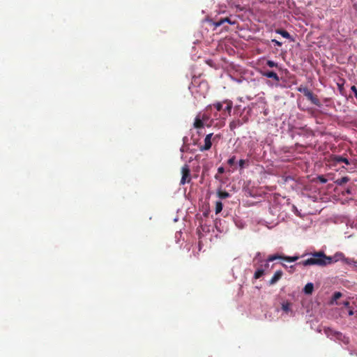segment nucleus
<instances>
[{
	"mask_svg": "<svg viewBox=\"0 0 357 357\" xmlns=\"http://www.w3.org/2000/svg\"><path fill=\"white\" fill-rule=\"evenodd\" d=\"M310 257L298 263V265L303 266H326L333 263V258L326 256L322 251L308 254Z\"/></svg>",
	"mask_w": 357,
	"mask_h": 357,
	"instance_id": "f257e3e1",
	"label": "nucleus"
},
{
	"mask_svg": "<svg viewBox=\"0 0 357 357\" xmlns=\"http://www.w3.org/2000/svg\"><path fill=\"white\" fill-rule=\"evenodd\" d=\"M212 105H208L204 112H199L195 117L193 126L195 128H203L204 126L211 127L213 126L214 119H211Z\"/></svg>",
	"mask_w": 357,
	"mask_h": 357,
	"instance_id": "f03ea898",
	"label": "nucleus"
},
{
	"mask_svg": "<svg viewBox=\"0 0 357 357\" xmlns=\"http://www.w3.org/2000/svg\"><path fill=\"white\" fill-rule=\"evenodd\" d=\"M298 91L303 93L307 98L311 101V102L318 107H321V104L319 101L317 96L314 95L308 88L306 86H301L298 88Z\"/></svg>",
	"mask_w": 357,
	"mask_h": 357,
	"instance_id": "7ed1b4c3",
	"label": "nucleus"
},
{
	"mask_svg": "<svg viewBox=\"0 0 357 357\" xmlns=\"http://www.w3.org/2000/svg\"><path fill=\"white\" fill-rule=\"evenodd\" d=\"M182 177L181 179V184L184 185L185 183H189L191 180L190 170L188 165H185L181 169Z\"/></svg>",
	"mask_w": 357,
	"mask_h": 357,
	"instance_id": "20e7f679",
	"label": "nucleus"
},
{
	"mask_svg": "<svg viewBox=\"0 0 357 357\" xmlns=\"http://www.w3.org/2000/svg\"><path fill=\"white\" fill-rule=\"evenodd\" d=\"M212 142H213L212 133H209V134L206 135L204 138V144L202 146H200L199 147V151H208L209 149H211V148L212 146Z\"/></svg>",
	"mask_w": 357,
	"mask_h": 357,
	"instance_id": "39448f33",
	"label": "nucleus"
},
{
	"mask_svg": "<svg viewBox=\"0 0 357 357\" xmlns=\"http://www.w3.org/2000/svg\"><path fill=\"white\" fill-rule=\"evenodd\" d=\"M282 275H283V272L281 270L277 271L274 273V275L272 277V278L270 280L269 284L270 285L275 284L278 281H279L281 279Z\"/></svg>",
	"mask_w": 357,
	"mask_h": 357,
	"instance_id": "423d86ee",
	"label": "nucleus"
},
{
	"mask_svg": "<svg viewBox=\"0 0 357 357\" xmlns=\"http://www.w3.org/2000/svg\"><path fill=\"white\" fill-rule=\"evenodd\" d=\"M262 75L268 78H272L275 82H278L280 81V77L278 74L273 71H264L261 73Z\"/></svg>",
	"mask_w": 357,
	"mask_h": 357,
	"instance_id": "0eeeda50",
	"label": "nucleus"
},
{
	"mask_svg": "<svg viewBox=\"0 0 357 357\" xmlns=\"http://www.w3.org/2000/svg\"><path fill=\"white\" fill-rule=\"evenodd\" d=\"M282 257H283V255H278V254L270 255V256H268L267 260L264 262V266H265V268H268L269 267L268 263L270 261H273L275 259H282Z\"/></svg>",
	"mask_w": 357,
	"mask_h": 357,
	"instance_id": "6e6552de",
	"label": "nucleus"
},
{
	"mask_svg": "<svg viewBox=\"0 0 357 357\" xmlns=\"http://www.w3.org/2000/svg\"><path fill=\"white\" fill-rule=\"evenodd\" d=\"M325 332L327 334V335H333L335 336L337 339L338 340H342V337H344L342 335V333L340 332H337V331H335L331 328H328L326 330H325Z\"/></svg>",
	"mask_w": 357,
	"mask_h": 357,
	"instance_id": "1a4fd4ad",
	"label": "nucleus"
},
{
	"mask_svg": "<svg viewBox=\"0 0 357 357\" xmlns=\"http://www.w3.org/2000/svg\"><path fill=\"white\" fill-rule=\"evenodd\" d=\"M267 268H265V266H264V264H261L260 267L257 268V270L255 273V275H254V278L255 279L260 278L264 274V272H265L266 269H267Z\"/></svg>",
	"mask_w": 357,
	"mask_h": 357,
	"instance_id": "9d476101",
	"label": "nucleus"
},
{
	"mask_svg": "<svg viewBox=\"0 0 357 357\" xmlns=\"http://www.w3.org/2000/svg\"><path fill=\"white\" fill-rule=\"evenodd\" d=\"M243 122L240 119H234L229 123V128L231 130H234L236 128L243 125Z\"/></svg>",
	"mask_w": 357,
	"mask_h": 357,
	"instance_id": "9b49d317",
	"label": "nucleus"
},
{
	"mask_svg": "<svg viewBox=\"0 0 357 357\" xmlns=\"http://www.w3.org/2000/svg\"><path fill=\"white\" fill-rule=\"evenodd\" d=\"M223 102L226 105L224 111L227 112L228 114L230 115V113L231 112L232 107H233V102L230 100H223Z\"/></svg>",
	"mask_w": 357,
	"mask_h": 357,
	"instance_id": "f8f14e48",
	"label": "nucleus"
},
{
	"mask_svg": "<svg viewBox=\"0 0 357 357\" xmlns=\"http://www.w3.org/2000/svg\"><path fill=\"white\" fill-rule=\"evenodd\" d=\"M225 22H228L229 24H234V22H232L229 17H225V18L220 19V20L215 22L214 24L216 27H218V26H220Z\"/></svg>",
	"mask_w": 357,
	"mask_h": 357,
	"instance_id": "ddd939ff",
	"label": "nucleus"
},
{
	"mask_svg": "<svg viewBox=\"0 0 357 357\" xmlns=\"http://www.w3.org/2000/svg\"><path fill=\"white\" fill-rule=\"evenodd\" d=\"M314 289V285L312 283H307L303 289V291L305 294H311Z\"/></svg>",
	"mask_w": 357,
	"mask_h": 357,
	"instance_id": "4468645a",
	"label": "nucleus"
},
{
	"mask_svg": "<svg viewBox=\"0 0 357 357\" xmlns=\"http://www.w3.org/2000/svg\"><path fill=\"white\" fill-rule=\"evenodd\" d=\"M275 32L277 33L280 34L282 37H284L285 38H287V39L291 38V35L286 30L279 29H276Z\"/></svg>",
	"mask_w": 357,
	"mask_h": 357,
	"instance_id": "2eb2a0df",
	"label": "nucleus"
},
{
	"mask_svg": "<svg viewBox=\"0 0 357 357\" xmlns=\"http://www.w3.org/2000/svg\"><path fill=\"white\" fill-rule=\"evenodd\" d=\"M350 181L349 177L348 176H343L341 178H338L336 181H335V183L337 185H342L343 184L349 182Z\"/></svg>",
	"mask_w": 357,
	"mask_h": 357,
	"instance_id": "dca6fc26",
	"label": "nucleus"
},
{
	"mask_svg": "<svg viewBox=\"0 0 357 357\" xmlns=\"http://www.w3.org/2000/svg\"><path fill=\"white\" fill-rule=\"evenodd\" d=\"M217 195H218V197L222 199L228 198L230 196L229 192H227L226 191H223L220 189H219L217 191Z\"/></svg>",
	"mask_w": 357,
	"mask_h": 357,
	"instance_id": "f3484780",
	"label": "nucleus"
},
{
	"mask_svg": "<svg viewBox=\"0 0 357 357\" xmlns=\"http://www.w3.org/2000/svg\"><path fill=\"white\" fill-rule=\"evenodd\" d=\"M223 104H225V103L222 101V102H215L211 105H212V107H213L218 112H220L223 109Z\"/></svg>",
	"mask_w": 357,
	"mask_h": 357,
	"instance_id": "a211bd4d",
	"label": "nucleus"
},
{
	"mask_svg": "<svg viewBox=\"0 0 357 357\" xmlns=\"http://www.w3.org/2000/svg\"><path fill=\"white\" fill-rule=\"evenodd\" d=\"M335 160L337 162H344V163H345L347 165L350 164V162H349L347 158H346L344 157H342V156H340V155L335 156Z\"/></svg>",
	"mask_w": 357,
	"mask_h": 357,
	"instance_id": "6ab92c4d",
	"label": "nucleus"
},
{
	"mask_svg": "<svg viewBox=\"0 0 357 357\" xmlns=\"http://www.w3.org/2000/svg\"><path fill=\"white\" fill-rule=\"evenodd\" d=\"M298 259H299L298 256L287 257V256L283 255V257H282L283 260L288 261V262H294V261H297Z\"/></svg>",
	"mask_w": 357,
	"mask_h": 357,
	"instance_id": "aec40b11",
	"label": "nucleus"
},
{
	"mask_svg": "<svg viewBox=\"0 0 357 357\" xmlns=\"http://www.w3.org/2000/svg\"><path fill=\"white\" fill-rule=\"evenodd\" d=\"M282 309L285 312H289L291 310V303L289 302L283 303L282 304Z\"/></svg>",
	"mask_w": 357,
	"mask_h": 357,
	"instance_id": "412c9836",
	"label": "nucleus"
},
{
	"mask_svg": "<svg viewBox=\"0 0 357 357\" xmlns=\"http://www.w3.org/2000/svg\"><path fill=\"white\" fill-rule=\"evenodd\" d=\"M222 210V204L221 202H216L215 203V213L218 214Z\"/></svg>",
	"mask_w": 357,
	"mask_h": 357,
	"instance_id": "4be33fe9",
	"label": "nucleus"
},
{
	"mask_svg": "<svg viewBox=\"0 0 357 357\" xmlns=\"http://www.w3.org/2000/svg\"><path fill=\"white\" fill-rule=\"evenodd\" d=\"M344 257H344V254H343V253H342V252H337V253L335 255V256H334V258H335V260H333V262H334V261H338V260H340V259H341V260H342V261H343V259H344Z\"/></svg>",
	"mask_w": 357,
	"mask_h": 357,
	"instance_id": "5701e85b",
	"label": "nucleus"
},
{
	"mask_svg": "<svg viewBox=\"0 0 357 357\" xmlns=\"http://www.w3.org/2000/svg\"><path fill=\"white\" fill-rule=\"evenodd\" d=\"M221 137L222 135L220 134H217L214 135L213 133H212L213 142L218 143V141L221 139Z\"/></svg>",
	"mask_w": 357,
	"mask_h": 357,
	"instance_id": "b1692460",
	"label": "nucleus"
},
{
	"mask_svg": "<svg viewBox=\"0 0 357 357\" xmlns=\"http://www.w3.org/2000/svg\"><path fill=\"white\" fill-rule=\"evenodd\" d=\"M266 64L270 68H274V67L277 68L278 66V63H275V61H271V60H268L266 62Z\"/></svg>",
	"mask_w": 357,
	"mask_h": 357,
	"instance_id": "393cba45",
	"label": "nucleus"
},
{
	"mask_svg": "<svg viewBox=\"0 0 357 357\" xmlns=\"http://www.w3.org/2000/svg\"><path fill=\"white\" fill-rule=\"evenodd\" d=\"M341 296H342V294L340 292H335L333 294L332 302L333 303L335 301H337V300L339 299Z\"/></svg>",
	"mask_w": 357,
	"mask_h": 357,
	"instance_id": "a878e982",
	"label": "nucleus"
},
{
	"mask_svg": "<svg viewBox=\"0 0 357 357\" xmlns=\"http://www.w3.org/2000/svg\"><path fill=\"white\" fill-rule=\"evenodd\" d=\"M343 261L345 263V264H352L354 263H355V261L354 259H351V258H347V257H344V259H343Z\"/></svg>",
	"mask_w": 357,
	"mask_h": 357,
	"instance_id": "bb28decb",
	"label": "nucleus"
},
{
	"mask_svg": "<svg viewBox=\"0 0 357 357\" xmlns=\"http://www.w3.org/2000/svg\"><path fill=\"white\" fill-rule=\"evenodd\" d=\"M235 161H236V157L232 156L228 160L227 163L229 165L232 166L233 165H234Z\"/></svg>",
	"mask_w": 357,
	"mask_h": 357,
	"instance_id": "cd10ccee",
	"label": "nucleus"
},
{
	"mask_svg": "<svg viewBox=\"0 0 357 357\" xmlns=\"http://www.w3.org/2000/svg\"><path fill=\"white\" fill-rule=\"evenodd\" d=\"M317 179L321 183H326L327 182V179L322 175L319 176L317 177Z\"/></svg>",
	"mask_w": 357,
	"mask_h": 357,
	"instance_id": "c85d7f7f",
	"label": "nucleus"
},
{
	"mask_svg": "<svg viewBox=\"0 0 357 357\" xmlns=\"http://www.w3.org/2000/svg\"><path fill=\"white\" fill-rule=\"evenodd\" d=\"M271 42L278 47H281L282 45L281 42L277 40L276 39H272Z\"/></svg>",
	"mask_w": 357,
	"mask_h": 357,
	"instance_id": "c756f323",
	"label": "nucleus"
},
{
	"mask_svg": "<svg viewBox=\"0 0 357 357\" xmlns=\"http://www.w3.org/2000/svg\"><path fill=\"white\" fill-rule=\"evenodd\" d=\"M351 90L352 91V92L354 93L355 97L357 99V88H356V86H352L351 88Z\"/></svg>",
	"mask_w": 357,
	"mask_h": 357,
	"instance_id": "7c9ffc66",
	"label": "nucleus"
},
{
	"mask_svg": "<svg viewBox=\"0 0 357 357\" xmlns=\"http://www.w3.org/2000/svg\"><path fill=\"white\" fill-rule=\"evenodd\" d=\"M245 163V160H243V159L240 160H239V166H240V167L241 168H243Z\"/></svg>",
	"mask_w": 357,
	"mask_h": 357,
	"instance_id": "2f4dec72",
	"label": "nucleus"
},
{
	"mask_svg": "<svg viewBox=\"0 0 357 357\" xmlns=\"http://www.w3.org/2000/svg\"><path fill=\"white\" fill-rule=\"evenodd\" d=\"M218 173H219V174H222V173H224V172H225V169H224V167H220L218 169Z\"/></svg>",
	"mask_w": 357,
	"mask_h": 357,
	"instance_id": "473e14b6",
	"label": "nucleus"
},
{
	"mask_svg": "<svg viewBox=\"0 0 357 357\" xmlns=\"http://www.w3.org/2000/svg\"><path fill=\"white\" fill-rule=\"evenodd\" d=\"M349 304H350V303H349V301H344V302H343V305H344L345 307H349Z\"/></svg>",
	"mask_w": 357,
	"mask_h": 357,
	"instance_id": "72a5a7b5",
	"label": "nucleus"
},
{
	"mask_svg": "<svg viewBox=\"0 0 357 357\" xmlns=\"http://www.w3.org/2000/svg\"><path fill=\"white\" fill-rule=\"evenodd\" d=\"M348 314L349 316H351L354 314V311L352 310H349Z\"/></svg>",
	"mask_w": 357,
	"mask_h": 357,
	"instance_id": "f704fd0d",
	"label": "nucleus"
},
{
	"mask_svg": "<svg viewBox=\"0 0 357 357\" xmlns=\"http://www.w3.org/2000/svg\"><path fill=\"white\" fill-rule=\"evenodd\" d=\"M225 125V121H222V124L220 126H223Z\"/></svg>",
	"mask_w": 357,
	"mask_h": 357,
	"instance_id": "c9c22d12",
	"label": "nucleus"
}]
</instances>
